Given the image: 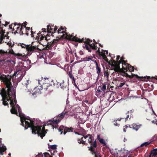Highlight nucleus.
<instances>
[{
	"label": "nucleus",
	"mask_w": 157,
	"mask_h": 157,
	"mask_svg": "<svg viewBox=\"0 0 157 157\" xmlns=\"http://www.w3.org/2000/svg\"><path fill=\"white\" fill-rule=\"evenodd\" d=\"M24 120L25 121V129H27L28 128H31L32 133L34 134H37L42 139H43L47 133L45 128L46 124H44L43 125L41 129L42 126L37 125V122L34 119H30V118H28L25 117Z\"/></svg>",
	"instance_id": "f257e3e1"
},
{
	"label": "nucleus",
	"mask_w": 157,
	"mask_h": 157,
	"mask_svg": "<svg viewBox=\"0 0 157 157\" xmlns=\"http://www.w3.org/2000/svg\"><path fill=\"white\" fill-rule=\"evenodd\" d=\"M0 94L1 95L2 101V104L5 106L8 105L9 106V104L7 101H10V98L13 97L14 98H16V95L15 93L13 92L11 90H6V88H2L1 89Z\"/></svg>",
	"instance_id": "f03ea898"
},
{
	"label": "nucleus",
	"mask_w": 157,
	"mask_h": 157,
	"mask_svg": "<svg viewBox=\"0 0 157 157\" xmlns=\"http://www.w3.org/2000/svg\"><path fill=\"white\" fill-rule=\"evenodd\" d=\"M39 43L38 42H32L31 44L26 45L22 44L21 46L22 48H25L27 52V55L29 56L33 52H40L42 50L39 48Z\"/></svg>",
	"instance_id": "7ed1b4c3"
},
{
	"label": "nucleus",
	"mask_w": 157,
	"mask_h": 157,
	"mask_svg": "<svg viewBox=\"0 0 157 157\" xmlns=\"http://www.w3.org/2000/svg\"><path fill=\"white\" fill-rule=\"evenodd\" d=\"M67 113V112H62L57 117L54 118L53 119V121H49L48 122H50L48 123L47 125H48V124L52 125L53 129L54 128H58V123L63 118L65 115Z\"/></svg>",
	"instance_id": "20e7f679"
},
{
	"label": "nucleus",
	"mask_w": 157,
	"mask_h": 157,
	"mask_svg": "<svg viewBox=\"0 0 157 157\" xmlns=\"http://www.w3.org/2000/svg\"><path fill=\"white\" fill-rule=\"evenodd\" d=\"M113 57H112V67L113 68L112 69H113L116 72H118L120 70V64L121 63L122 64V67L123 65L124 66L125 64L127 63L124 60V58L123 56L121 57L120 60L119 61H115V60H113Z\"/></svg>",
	"instance_id": "39448f33"
},
{
	"label": "nucleus",
	"mask_w": 157,
	"mask_h": 157,
	"mask_svg": "<svg viewBox=\"0 0 157 157\" xmlns=\"http://www.w3.org/2000/svg\"><path fill=\"white\" fill-rule=\"evenodd\" d=\"M0 80H1L5 84L7 90H10L12 86L11 82V77L9 75L6 76L4 75H1L0 73Z\"/></svg>",
	"instance_id": "423d86ee"
},
{
	"label": "nucleus",
	"mask_w": 157,
	"mask_h": 157,
	"mask_svg": "<svg viewBox=\"0 0 157 157\" xmlns=\"http://www.w3.org/2000/svg\"><path fill=\"white\" fill-rule=\"evenodd\" d=\"M86 40L85 42V46H83L84 48H85L89 52H91V49L96 50L97 47L94 44H90V42H92L91 40H90L89 39L85 38Z\"/></svg>",
	"instance_id": "0eeeda50"
},
{
	"label": "nucleus",
	"mask_w": 157,
	"mask_h": 157,
	"mask_svg": "<svg viewBox=\"0 0 157 157\" xmlns=\"http://www.w3.org/2000/svg\"><path fill=\"white\" fill-rule=\"evenodd\" d=\"M127 71L126 70H124V69H123L122 67V69L120 68V70L119 71V72H122L123 73L122 75L125 76L127 78H129L130 79L134 78V79L137 78H140V77H139L137 75H135L131 73V75H129L126 72Z\"/></svg>",
	"instance_id": "6e6552de"
},
{
	"label": "nucleus",
	"mask_w": 157,
	"mask_h": 157,
	"mask_svg": "<svg viewBox=\"0 0 157 157\" xmlns=\"http://www.w3.org/2000/svg\"><path fill=\"white\" fill-rule=\"evenodd\" d=\"M49 36L48 34L46 35V37L45 38V40H47V47L48 48H50L52 47L55 45L57 41L60 39L61 37H56V39H53L52 41H49L48 40L49 39H48V37Z\"/></svg>",
	"instance_id": "1a4fd4ad"
},
{
	"label": "nucleus",
	"mask_w": 157,
	"mask_h": 157,
	"mask_svg": "<svg viewBox=\"0 0 157 157\" xmlns=\"http://www.w3.org/2000/svg\"><path fill=\"white\" fill-rule=\"evenodd\" d=\"M59 131L60 132V134H61L63 132V134L65 135L67 132H72L73 131L74 128L72 127L68 128L64 127L63 126H61L58 129Z\"/></svg>",
	"instance_id": "9d476101"
},
{
	"label": "nucleus",
	"mask_w": 157,
	"mask_h": 157,
	"mask_svg": "<svg viewBox=\"0 0 157 157\" xmlns=\"http://www.w3.org/2000/svg\"><path fill=\"white\" fill-rule=\"evenodd\" d=\"M56 84V83L54 82V81H52L50 85H43V87L45 90H48V92H51L53 91L54 88H55Z\"/></svg>",
	"instance_id": "9b49d317"
},
{
	"label": "nucleus",
	"mask_w": 157,
	"mask_h": 157,
	"mask_svg": "<svg viewBox=\"0 0 157 157\" xmlns=\"http://www.w3.org/2000/svg\"><path fill=\"white\" fill-rule=\"evenodd\" d=\"M56 81L55 83H56V85H55L56 87L55 88H57L59 87H60L61 89L63 90L64 89L66 88L67 87V83L63 80L61 82H57Z\"/></svg>",
	"instance_id": "f8f14e48"
},
{
	"label": "nucleus",
	"mask_w": 157,
	"mask_h": 157,
	"mask_svg": "<svg viewBox=\"0 0 157 157\" xmlns=\"http://www.w3.org/2000/svg\"><path fill=\"white\" fill-rule=\"evenodd\" d=\"M93 137L90 134H88L86 136H84L82 137L81 138L78 139V142L79 144H83L85 145H87V143H86V141L83 140V138L84 137L85 139H86L87 137Z\"/></svg>",
	"instance_id": "ddd939ff"
},
{
	"label": "nucleus",
	"mask_w": 157,
	"mask_h": 157,
	"mask_svg": "<svg viewBox=\"0 0 157 157\" xmlns=\"http://www.w3.org/2000/svg\"><path fill=\"white\" fill-rule=\"evenodd\" d=\"M54 27V25H48L47 26V31H46V29L45 28H43L42 29L41 33L43 32L45 34L46 33L47 31V32L48 33H51L53 31V27Z\"/></svg>",
	"instance_id": "4468645a"
},
{
	"label": "nucleus",
	"mask_w": 157,
	"mask_h": 157,
	"mask_svg": "<svg viewBox=\"0 0 157 157\" xmlns=\"http://www.w3.org/2000/svg\"><path fill=\"white\" fill-rule=\"evenodd\" d=\"M122 67L123 69H124V70H126L127 71L128 70L130 72L133 71L134 69V67L128 63L125 64L124 66L123 65Z\"/></svg>",
	"instance_id": "2eb2a0df"
},
{
	"label": "nucleus",
	"mask_w": 157,
	"mask_h": 157,
	"mask_svg": "<svg viewBox=\"0 0 157 157\" xmlns=\"http://www.w3.org/2000/svg\"><path fill=\"white\" fill-rule=\"evenodd\" d=\"M134 112V110L132 109L129 111H128L126 113V117L125 118V121H127L128 120H130L131 118L133 115V113Z\"/></svg>",
	"instance_id": "dca6fc26"
},
{
	"label": "nucleus",
	"mask_w": 157,
	"mask_h": 157,
	"mask_svg": "<svg viewBox=\"0 0 157 157\" xmlns=\"http://www.w3.org/2000/svg\"><path fill=\"white\" fill-rule=\"evenodd\" d=\"M89 150H90L92 154L94 155V157H97L100 154L98 153L97 150L92 146H90V147H88Z\"/></svg>",
	"instance_id": "f3484780"
},
{
	"label": "nucleus",
	"mask_w": 157,
	"mask_h": 157,
	"mask_svg": "<svg viewBox=\"0 0 157 157\" xmlns=\"http://www.w3.org/2000/svg\"><path fill=\"white\" fill-rule=\"evenodd\" d=\"M43 86H37L34 89V90H37V91H34L32 93V94L33 95H36L37 93H40V90H41L42 89H44V87H43Z\"/></svg>",
	"instance_id": "a211bd4d"
},
{
	"label": "nucleus",
	"mask_w": 157,
	"mask_h": 157,
	"mask_svg": "<svg viewBox=\"0 0 157 157\" xmlns=\"http://www.w3.org/2000/svg\"><path fill=\"white\" fill-rule=\"evenodd\" d=\"M72 40L76 42L80 43L84 42L85 43L86 40L84 38L81 39L78 38V37L76 36L73 37L72 39Z\"/></svg>",
	"instance_id": "6ab92c4d"
},
{
	"label": "nucleus",
	"mask_w": 157,
	"mask_h": 157,
	"mask_svg": "<svg viewBox=\"0 0 157 157\" xmlns=\"http://www.w3.org/2000/svg\"><path fill=\"white\" fill-rule=\"evenodd\" d=\"M40 36H41L40 38V40H43L44 38H45L46 37V36H45V34H41V33L40 32L37 33V36H36V39L38 40L40 39Z\"/></svg>",
	"instance_id": "aec40b11"
},
{
	"label": "nucleus",
	"mask_w": 157,
	"mask_h": 157,
	"mask_svg": "<svg viewBox=\"0 0 157 157\" xmlns=\"http://www.w3.org/2000/svg\"><path fill=\"white\" fill-rule=\"evenodd\" d=\"M94 63L96 66V73L99 75L101 72V68L100 67V64H98L96 60H95Z\"/></svg>",
	"instance_id": "412c9836"
},
{
	"label": "nucleus",
	"mask_w": 157,
	"mask_h": 157,
	"mask_svg": "<svg viewBox=\"0 0 157 157\" xmlns=\"http://www.w3.org/2000/svg\"><path fill=\"white\" fill-rule=\"evenodd\" d=\"M45 82H44L43 85H45L46 86L47 85H50L51 84V82L52 81H53L51 79V78H44Z\"/></svg>",
	"instance_id": "4be33fe9"
},
{
	"label": "nucleus",
	"mask_w": 157,
	"mask_h": 157,
	"mask_svg": "<svg viewBox=\"0 0 157 157\" xmlns=\"http://www.w3.org/2000/svg\"><path fill=\"white\" fill-rule=\"evenodd\" d=\"M14 25H15V26L13 27V30H14L15 29H17V30L16 31H15L14 32V33L15 34V33H18V32H19L21 34L23 35L21 33H20V28H21V27H20V26L21 25V24L19 23V24H18L17 25L19 26H18L17 27L16 26V23H15L14 24Z\"/></svg>",
	"instance_id": "5701e85b"
},
{
	"label": "nucleus",
	"mask_w": 157,
	"mask_h": 157,
	"mask_svg": "<svg viewBox=\"0 0 157 157\" xmlns=\"http://www.w3.org/2000/svg\"><path fill=\"white\" fill-rule=\"evenodd\" d=\"M27 22L25 21L22 24L21 26V28L20 29V33H21L23 34H24V33L23 32V29L26 27V26L27 25Z\"/></svg>",
	"instance_id": "b1692460"
},
{
	"label": "nucleus",
	"mask_w": 157,
	"mask_h": 157,
	"mask_svg": "<svg viewBox=\"0 0 157 157\" xmlns=\"http://www.w3.org/2000/svg\"><path fill=\"white\" fill-rule=\"evenodd\" d=\"M142 125V124L137 125L136 124H132V126L133 129L137 131Z\"/></svg>",
	"instance_id": "393cba45"
},
{
	"label": "nucleus",
	"mask_w": 157,
	"mask_h": 157,
	"mask_svg": "<svg viewBox=\"0 0 157 157\" xmlns=\"http://www.w3.org/2000/svg\"><path fill=\"white\" fill-rule=\"evenodd\" d=\"M61 31V29H59L57 31L58 33L59 34V33H65L67 35V36H66L67 38V39H71V38L72 37V36L70 35L69 36L68 35H67V33H66L65 31Z\"/></svg>",
	"instance_id": "a878e982"
},
{
	"label": "nucleus",
	"mask_w": 157,
	"mask_h": 157,
	"mask_svg": "<svg viewBox=\"0 0 157 157\" xmlns=\"http://www.w3.org/2000/svg\"><path fill=\"white\" fill-rule=\"evenodd\" d=\"M152 157H155L157 155V148L153 149L151 152Z\"/></svg>",
	"instance_id": "bb28decb"
},
{
	"label": "nucleus",
	"mask_w": 157,
	"mask_h": 157,
	"mask_svg": "<svg viewBox=\"0 0 157 157\" xmlns=\"http://www.w3.org/2000/svg\"><path fill=\"white\" fill-rule=\"evenodd\" d=\"M68 75L70 78L72 80L73 83L74 82H75V78L73 76V75L72 74V70L69 72Z\"/></svg>",
	"instance_id": "cd10ccee"
},
{
	"label": "nucleus",
	"mask_w": 157,
	"mask_h": 157,
	"mask_svg": "<svg viewBox=\"0 0 157 157\" xmlns=\"http://www.w3.org/2000/svg\"><path fill=\"white\" fill-rule=\"evenodd\" d=\"M57 145H53L50 146V148L52 149L54 151L53 153H51V155H53L54 153L55 152V151H56V149Z\"/></svg>",
	"instance_id": "c85d7f7f"
},
{
	"label": "nucleus",
	"mask_w": 157,
	"mask_h": 157,
	"mask_svg": "<svg viewBox=\"0 0 157 157\" xmlns=\"http://www.w3.org/2000/svg\"><path fill=\"white\" fill-rule=\"evenodd\" d=\"M10 112L13 114H17V108H15V107H12V109L10 110Z\"/></svg>",
	"instance_id": "c756f323"
},
{
	"label": "nucleus",
	"mask_w": 157,
	"mask_h": 157,
	"mask_svg": "<svg viewBox=\"0 0 157 157\" xmlns=\"http://www.w3.org/2000/svg\"><path fill=\"white\" fill-rule=\"evenodd\" d=\"M8 53L7 51H5L3 50H0V55L4 56L5 54L7 55Z\"/></svg>",
	"instance_id": "7c9ffc66"
},
{
	"label": "nucleus",
	"mask_w": 157,
	"mask_h": 157,
	"mask_svg": "<svg viewBox=\"0 0 157 157\" xmlns=\"http://www.w3.org/2000/svg\"><path fill=\"white\" fill-rule=\"evenodd\" d=\"M90 146H92L93 147L96 148L97 146V142L96 140L94 141L93 143H92L90 144Z\"/></svg>",
	"instance_id": "2f4dec72"
},
{
	"label": "nucleus",
	"mask_w": 157,
	"mask_h": 157,
	"mask_svg": "<svg viewBox=\"0 0 157 157\" xmlns=\"http://www.w3.org/2000/svg\"><path fill=\"white\" fill-rule=\"evenodd\" d=\"M99 141L101 144H103L104 146H105L106 145V143L104 139L101 138L99 140Z\"/></svg>",
	"instance_id": "473e14b6"
},
{
	"label": "nucleus",
	"mask_w": 157,
	"mask_h": 157,
	"mask_svg": "<svg viewBox=\"0 0 157 157\" xmlns=\"http://www.w3.org/2000/svg\"><path fill=\"white\" fill-rule=\"evenodd\" d=\"M150 143L148 142H147L144 143L142 144L140 146V147H146L147 145L150 144Z\"/></svg>",
	"instance_id": "72a5a7b5"
},
{
	"label": "nucleus",
	"mask_w": 157,
	"mask_h": 157,
	"mask_svg": "<svg viewBox=\"0 0 157 157\" xmlns=\"http://www.w3.org/2000/svg\"><path fill=\"white\" fill-rule=\"evenodd\" d=\"M7 44L8 45L9 47H12L14 45V42H13V44H12V42L11 40H10L9 42H8Z\"/></svg>",
	"instance_id": "f704fd0d"
},
{
	"label": "nucleus",
	"mask_w": 157,
	"mask_h": 157,
	"mask_svg": "<svg viewBox=\"0 0 157 157\" xmlns=\"http://www.w3.org/2000/svg\"><path fill=\"white\" fill-rule=\"evenodd\" d=\"M92 59V57H86L83 59V61H86L91 60Z\"/></svg>",
	"instance_id": "c9c22d12"
},
{
	"label": "nucleus",
	"mask_w": 157,
	"mask_h": 157,
	"mask_svg": "<svg viewBox=\"0 0 157 157\" xmlns=\"http://www.w3.org/2000/svg\"><path fill=\"white\" fill-rule=\"evenodd\" d=\"M94 140V137H89L88 139V142L90 144H91L92 141Z\"/></svg>",
	"instance_id": "e433bc0d"
},
{
	"label": "nucleus",
	"mask_w": 157,
	"mask_h": 157,
	"mask_svg": "<svg viewBox=\"0 0 157 157\" xmlns=\"http://www.w3.org/2000/svg\"><path fill=\"white\" fill-rule=\"evenodd\" d=\"M12 98H10V105H11V106L12 107H15V104L14 103V101H13V100Z\"/></svg>",
	"instance_id": "4c0bfd02"
},
{
	"label": "nucleus",
	"mask_w": 157,
	"mask_h": 157,
	"mask_svg": "<svg viewBox=\"0 0 157 157\" xmlns=\"http://www.w3.org/2000/svg\"><path fill=\"white\" fill-rule=\"evenodd\" d=\"M106 85H104L102 87H101V90L103 91L104 93H105V91L106 89Z\"/></svg>",
	"instance_id": "58836bf2"
},
{
	"label": "nucleus",
	"mask_w": 157,
	"mask_h": 157,
	"mask_svg": "<svg viewBox=\"0 0 157 157\" xmlns=\"http://www.w3.org/2000/svg\"><path fill=\"white\" fill-rule=\"evenodd\" d=\"M21 72V70L20 69L18 70L17 71H16V72H15L14 73V74L13 76H16L17 75H17H18Z\"/></svg>",
	"instance_id": "ea45409f"
},
{
	"label": "nucleus",
	"mask_w": 157,
	"mask_h": 157,
	"mask_svg": "<svg viewBox=\"0 0 157 157\" xmlns=\"http://www.w3.org/2000/svg\"><path fill=\"white\" fill-rule=\"evenodd\" d=\"M105 53L104 52H101V53L99 54V57L98 58L100 59V58L101 57V56L102 57L103 56H104H104H105Z\"/></svg>",
	"instance_id": "a19ab883"
},
{
	"label": "nucleus",
	"mask_w": 157,
	"mask_h": 157,
	"mask_svg": "<svg viewBox=\"0 0 157 157\" xmlns=\"http://www.w3.org/2000/svg\"><path fill=\"white\" fill-rule=\"evenodd\" d=\"M104 76L106 77L107 78L109 77V74L108 71H104Z\"/></svg>",
	"instance_id": "79ce46f5"
},
{
	"label": "nucleus",
	"mask_w": 157,
	"mask_h": 157,
	"mask_svg": "<svg viewBox=\"0 0 157 157\" xmlns=\"http://www.w3.org/2000/svg\"><path fill=\"white\" fill-rule=\"evenodd\" d=\"M57 29L58 28L56 26H54L53 29V31L52 32V34L55 33L57 30Z\"/></svg>",
	"instance_id": "37998d69"
},
{
	"label": "nucleus",
	"mask_w": 157,
	"mask_h": 157,
	"mask_svg": "<svg viewBox=\"0 0 157 157\" xmlns=\"http://www.w3.org/2000/svg\"><path fill=\"white\" fill-rule=\"evenodd\" d=\"M44 157H50V155L48 152H45L44 153Z\"/></svg>",
	"instance_id": "c03bdc74"
},
{
	"label": "nucleus",
	"mask_w": 157,
	"mask_h": 157,
	"mask_svg": "<svg viewBox=\"0 0 157 157\" xmlns=\"http://www.w3.org/2000/svg\"><path fill=\"white\" fill-rule=\"evenodd\" d=\"M9 53L12 54L13 55H14V54H15V53L13 52V50L12 49H11L10 50L9 52Z\"/></svg>",
	"instance_id": "a18cd8bd"
},
{
	"label": "nucleus",
	"mask_w": 157,
	"mask_h": 157,
	"mask_svg": "<svg viewBox=\"0 0 157 157\" xmlns=\"http://www.w3.org/2000/svg\"><path fill=\"white\" fill-rule=\"evenodd\" d=\"M1 149L2 151L4 152L6 150V148L4 146L1 148Z\"/></svg>",
	"instance_id": "49530a36"
},
{
	"label": "nucleus",
	"mask_w": 157,
	"mask_h": 157,
	"mask_svg": "<svg viewBox=\"0 0 157 157\" xmlns=\"http://www.w3.org/2000/svg\"><path fill=\"white\" fill-rule=\"evenodd\" d=\"M104 60L107 63H108L109 64V65H111V66L112 67V65H111V63H112V62L111 63H110V61H109V60L108 59H107V58H106V59H104Z\"/></svg>",
	"instance_id": "de8ad7c7"
},
{
	"label": "nucleus",
	"mask_w": 157,
	"mask_h": 157,
	"mask_svg": "<svg viewBox=\"0 0 157 157\" xmlns=\"http://www.w3.org/2000/svg\"><path fill=\"white\" fill-rule=\"evenodd\" d=\"M21 125L23 127H24V120L22 118H21Z\"/></svg>",
	"instance_id": "09e8293b"
},
{
	"label": "nucleus",
	"mask_w": 157,
	"mask_h": 157,
	"mask_svg": "<svg viewBox=\"0 0 157 157\" xmlns=\"http://www.w3.org/2000/svg\"><path fill=\"white\" fill-rule=\"evenodd\" d=\"M24 33V34H26V35L28 36L29 35V31L28 30H25L24 32L23 31Z\"/></svg>",
	"instance_id": "8fccbe9b"
},
{
	"label": "nucleus",
	"mask_w": 157,
	"mask_h": 157,
	"mask_svg": "<svg viewBox=\"0 0 157 157\" xmlns=\"http://www.w3.org/2000/svg\"><path fill=\"white\" fill-rule=\"evenodd\" d=\"M152 122L153 123L155 124L156 125H157V120L156 119L153 120L152 121Z\"/></svg>",
	"instance_id": "3c124183"
},
{
	"label": "nucleus",
	"mask_w": 157,
	"mask_h": 157,
	"mask_svg": "<svg viewBox=\"0 0 157 157\" xmlns=\"http://www.w3.org/2000/svg\"><path fill=\"white\" fill-rule=\"evenodd\" d=\"M15 56H22V55L21 54H20V53H17V54H14Z\"/></svg>",
	"instance_id": "603ef678"
},
{
	"label": "nucleus",
	"mask_w": 157,
	"mask_h": 157,
	"mask_svg": "<svg viewBox=\"0 0 157 157\" xmlns=\"http://www.w3.org/2000/svg\"><path fill=\"white\" fill-rule=\"evenodd\" d=\"M153 139L154 140H156L157 139V135H155L153 137Z\"/></svg>",
	"instance_id": "864d4df0"
},
{
	"label": "nucleus",
	"mask_w": 157,
	"mask_h": 157,
	"mask_svg": "<svg viewBox=\"0 0 157 157\" xmlns=\"http://www.w3.org/2000/svg\"><path fill=\"white\" fill-rule=\"evenodd\" d=\"M31 29H32V28H31ZM34 33L32 31V29H31V36L32 37H34V36L33 35V33Z\"/></svg>",
	"instance_id": "5fc2aeb1"
},
{
	"label": "nucleus",
	"mask_w": 157,
	"mask_h": 157,
	"mask_svg": "<svg viewBox=\"0 0 157 157\" xmlns=\"http://www.w3.org/2000/svg\"><path fill=\"white\" fill-rule=\"evenodd\" d=\"M101 86H98L97 90L99 92H101Z\"/></svg>",
	"instance_id": "6e6d98bb"
},
{
	"label": "nucleus",
	"mask_w": 157,
	"mask_h": 157,
	"mask_svg": "<svg viewBox=\"0 0 157 157\" xmlns=\"http://www.w3.org/2000/svg\"><path fill=\"white\" fill-rule=\"evenodd\" d=\"M114 121L115 122L114 123V124L116 126H118L119 124H118L117 122H116V120H114Z\"/></svg>",
	"instance_id": "4d7b16f0"
},
{
	"label": "nucleus",
	"mask_w": 157,
	"mask_h": 157,
	"mask_svg": "<svg viewBox=\"0 0 157 157\" xmlns=\"http://www.w3.org/2000/svg\"><path fill=\"white\" fill-rule=\"evenodd\" d=\"M100 48H99L98 50L97 51V52H98L99 54H100L101 52H100Z\"/></svg>",
	"instance_id": "13d9d810"
},
{
	"label": "nucleus",
	"mask_w": 157,
	"mask_h": 157,
	"mask_svg": "<svg viewBox=\"0 0 157 157\" xmlns=\"http://www.w3.org/2000/svg\"><path fill=\"white\" fill-rule=\"evenodd\" d=\"M25 29L26 30L29 31L30 30V28L29 27H25Z\"/></svg>",
	"instance_id": "bf43d9fd"
},
{
	"label": "nucleus",
	"mask_w": 157,
	"mask_h": 157,
	"mask_svg": "<svg viewBox=\"0 0 157 157\" xmlns=\"http://www.w3.org/2000/svg\"><path fill=\"white\" fill-rule=\"evenodd\" d=\"M120 58V56H117L116 59V61H118V60Z\"/></svg>",
	"instance_id": "052dcab7"
},
{
	"label": "nucleus",
	"mask_w": 157,
	"mask_h": 157,
	"mask_svg": "<svg viewBox=\"0 0 157 157\" xmlns=\"http://www.w3.org/2000/svg\"><path fill=\"white\" fill-rule=\"evenodd\" d=\"M124 84V83H121L119 85V86L122 87Z\"/></svg>",
	"instance_id": "680f3d73"
},
{
	"label": "nucleus",
	"mask_w": 157,
	"mask_h": 157,
	"mask_svg": "<svg viewBox=\"0 0 157 157\" xmlns=\"http://www.w3.org/2000/svg\"><path fill=\"white\" fill-rule=\"evenodd\" d=\"M101 139V138H100V135H98L97 139L99 140H100Z\"/></svg>",
	"instance_id": "e2e57ef3"
},
{
	"label": "nucleus",
	"mask_w": 157,
	"mask_h": 157,
	"mask_svg": "<svg viewBox=\"0 0 157 157\" xmlns=\"http://www.w3.org/2000/svg\"><path fill=\"white\" fill-rule=\"evenodd\" d=\"M79 53L81 55H83V53L82 51L81 50L79 52Z\"/></svg>",
	"instance_id": "0e129e2a"
},
{
	"label": "nucleus",
	"mask_w": 157,
	"mask_h": 157,
	"mask_svg": "<svg viewBox=\"0 0 157 157\" xmlns=\"http://www.w3.org/2000/svg\"><path fill=\"white\" fill-rule=\"evenodd\" d=\"M59 29H60L61 30H64L65 29H66V28L65 27H63L62 26H61Z\"/></svg>",
	"instance_id": "69168bd1"
},
{
	"label": "nucleus",
	"mask_w": 157,
	"mask_h": 157,
	"mask_svg": "<svg viewBox=\"0 0 157 157\" xmlns=\"http://www.w3.org/2000/svg\"><path fill=\"white\" fill-rule=\"evenodd\" d=\"M102 58H103V59L104 60V59H106V58H107V57L106 56V55L105 56H104H104H103V57H102Z\"/></svg>",
	"instance_id": "338daca9"
},
{
	"label": "nucleus",
	"mask_w": 157,
	"mask_h": 157,
	"mask_svg": "<svg viewBox=\"0 0 157 157\" xmlns=\"http://www.w3.org/2000/svg\"><path fill=\"white\" fill-rule=\"evenodd\" d=\"M128 157H134L132 155L130 154L128 156Z\"/></svg>",
	"instance_id": "774afa93"
}]
</instances>
